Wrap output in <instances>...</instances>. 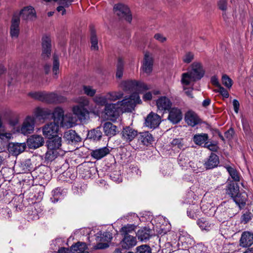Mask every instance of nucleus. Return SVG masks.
<instances>
[{"instance_id": "obj_1", "label": "nucleus", "mask_w": 253, "mask_h": 253, "mask_svg": "<svg viewBox=\"0 0 253 253\" xmlns=\"http://www.w3.org/2000/svg\"><path fill=\"white\" fill-rule=\"evenodd\" d=\"M74 101L78 104L73 107V114L81 122L85 121L88 118L89 111H91L89 108V99L84 96H81L75 98Z\"/></svg>"}, {"instance_id": "obj_2", "label": "nucleus", "mask_w": 253, "mask_h": 253, "mask_svg": "<svg viewBox=\"0 0 253 253\" xmlns=\"http://www.w3.org/2000/svg\"><path fill=\"white\" fill-rule=\"evenodd\" d=\"M47 142V151L45 154L46 160L52 161L58 156H63L65 154L61 147L62 138L58 136L49 138Z\"/></svg>"}, {"instance_id": "obj_3", "label": "nucleus", "mask_w": 253, "mask_h": 253, "mask_svg": "<svg viewBox=\"0 0 253 253\" xmlns=\"http://www.w3.org/2000/svg\"><path fill=\"white\" fill-rule=\"evenodd\" d=\"M52 116L54 122H56L58 125L63 127L70 128L73 126L76 120L71 113L67 114L64 116V111L62 108L56 107L55 108Z\"/></svg>"}, {"instance_id": "obj_4", "label": "nucleus", "mask_w": 253, "mask_h": 253, "mask_svg": "<svg viewBox=\"0 0 253 253\" xmlns=\"http://www.w3.org/2000/svg\"><path fill=\"white\" fill-rule=\"evenodd\" d=\"M120 111L122 112H131L136 104L141 103L137 93H134L128 97H125L122 101L117 102Z\"/></svg>"}, {"instance_id": "obj_5", "label": "nucleus", "mask_w": 253, "mask_h": 253, "mask_svg": "<svg viewBox=\"0 0 253 253\" xmlns=\"http://www.w3.org/2000/svg\"><path fill=\"white\" fill-rule=\"evenodd\" d=\"M13 15L18 19L20 18L26 22L33 21L37 18V13L35 8L30 5L23 7L19 10L15 11Z\"/></svg>"}, {"instance_id": "obj_6", "label": "nucleus", "mask_w": 253, "mask_h": 253, "mask_svg": "<svg viewBox=\"0 0 253 253\" xmlns=\"http://www.w3.org/2000/svg\"><path fill=\"white\" fill-rule=\"evenodd\" d=\"M120 86L124 90L126 91H137L139 92L150 88L149 85L136 81H124L121 84Z\"/></svg>"}, {"instance_id": "obj_7", "label": "nucleus", "mask_w": 253, "mask_h": 253, "mask_svg": "<svg viewBox=\"0 0 253 253\" xmlns=\"http://www.w3.org/2000/svg\"><path fill=\"white\" fill-rule=\"evenodd\" d=\"M35 126V117L33 116H28L23 120L18 131L24 135H28L34 131Z\"/></svg>"}, {"instance_id": "obj_8", "label": "nucleus", "mask_w": 253, "mask_h": 253, "mask_svg": "<svg viewBox=\"0 0 253 253\" xmlns=\"http://www.w3.org/2000/svg\"><path fill=\"white\" fill-rule=\"evenodd\" d=\"M120 110L118 102L107 104L104 110L105 118L112 121L116 120L119 116Z\"/></svg>"}, {"instance_id": "obj_9", "label": "nucleus", "mask_w": 253, "mask_h": 253, "mask_svg": "<svg viewBox=\"0 0 253 253\" xmlns=\"http://www.w3.org/2000/svg\"><path fill=\"white\" fill-rule=\"evenodd\" d=\"M114 10L116 14L121 18H124L128 22L131 21L132 15L127 5L119 3L114 6Z\"/></svg>"}, {"instance_id": "obj_10", "label": "nucleus", "mask_w": 253, "mask_h": 253, "mask_svg": "<svg viewBox=\"0 0 253 253\" xmlns=\"http://www.w3.org/2000/svg\"><path fill=\"white\" fill-rule=\"evenodd\" d=\"M188 72L197 81L203 78L205 72L202 63L197 61L193 62L190 66Z\"/></svg>"}, {"instance_id": "obj_11", "label": "nucleus", "mask_w": 253, "mask_h": 253, "mask_svg": "<svg viewBox=\"0 0 253 253\" xmlns=\"http://www.w3.org/2000/svg\"><path fill=\"white\" fill-rule=\"evenodd\" d=\"M59 128V125L56 122L50 123L45 125L42 127V133L43 135L48 138L57 136L56 134Z\"/></svg>"}, {"instance_id": "obj_12", "label": "nucleus", "mask_w": 253, "mask_h": 253, "mask_svg": "<svg viewBox=\"0 0 253 253\" xmlns=\"http://www.w3.org/2000/svg\"><path fill=\"white\" fill-rule=\"evenodd\" d=\"M161 121L160 117L157 114L151 112L145 119V126L149 128L154 129L157 127Z\"/></svg>"}, {"instance_id": "obj_13", "label": "nucleus", "mask_w": 253, "mask_h": 253, "mask_svg": "<svg viewBox=\"0 0 253 253\" xmlns=\"http://www.w3.org/2000/svg\"><path fill=\"white\" fill-rule=\"evenodd\" d=\"M154 59L149 53H145L140 70L147 75H150L153 70Z\"/></svg>"}, {"instance_id": "obj_14", "label": "nucleus", "mask_w": 253, "mask_h": 253, "mask_svg": "<svg viewBox=\"0 0 253 253\" xmlns=\"http://www.w3.org/2000/svg\"><path fill=\"white\" fill-rule=\"evenodd\" d=\"M169 111V114L168 119L172 124H177L182 120V112L178 108H171Z\"/></svg>"}, {"instance_id": "obj_15", "label": "nucleus", "mask_w": 253, "mask_h": 253, "mask_svg": "<svg viewBox=\"0 0 253 253\" xmlns=\"http://www.w3.org/2000/svg\"><path fill=\"white\" fill-rule=\"evenodd\" d=\"M156 105L159 111L164 112L169 110L172 103L169 98L162 96L157 100Z\"/></svg>"}, {"instance_id": "obj_16", "label": "nucleus", "mask_w": 253, "mask_h": 253, "mask_svg": "<svg viewBox=\"0 0 253 253\" xmlns=\"http://www.w3.org/2000/svg\"><path fill=\"white\" fill-rule=\"evenodd\" d=\"M88 163H83L79 166V171L84 178H90L95 173L96 169L94 167H89Z\"/></svg>"}, {"instance_id": "obj_17", "label": "nucleus", "mask_w": 253, "mask_h": 253, "mask_svg": "<svg viewBox=\"0 0 253 253\" xmlns=\"http://www.w3.org/2000/svg\"><path fill=\"white\" fill-rule=\"evenodd\" d=\"M44 139L40 135L34 134L30 136L27 140L28 146L32 149H36L43 145Z\"/></svg>"}, {"instance_id": "obj_18", "label": "nucleus", "mask_w": 253, "mask_h": 253, "mask_svg": "<svg viewBox=\"0 0 253 253\" xmlns=\"http://www.w3.org/2000/svg\"><path fill=\"white\" fill-rule=\"evenodd\" d=\"M65 97L58 95L55 93H46L44 92L43 101L48 103H58L66 101Z\"/></svg>"}, {"instance_id": "obj_19", "label": "nucleus", "mask_w": 253, "mask_h": 253, "mask_svg": "<svg viewBox=\"0 0 253 253\" xmlns=\"http://www.w3.org/2000/svg\"><path fill=\"white\" fill-rule=\"evenodd\" d=\"M136 237L130 235H124V237L120 242L122 248L126 250H129L136 246Z\"/></svg>"}, {"instance_id": "obj_20", "label": "nucleus", "mask_w": 253, "mask_h": 253, "mask_svg": "<svg viewBox=\"0 0 253 253\" xmlns=\"http://www.w3.org/2000/svg\"><path fill=\"white\" fill-rule=\"evenodd\" d=\"M51 39L47 36H44L42 39V53L43 58L45 59L50 56L51 54Z\"/></svg>"}, {"instance_id": "obj_21", "label": "nucleus", "mask_w": 253, "mask_h": 253, "mask_svg": "<svg viewBox=\"0 0 253 253\" xmlns=\"http://www.w3.org/2000/svg\"><path fill=\"white\" fill-rule=\"evenodd\" d=\"M20 19L12 15L10 27V34L12 39L18 38L20 32Z\"/></svg>"}, {"instance_id": "obj_22", "label": "nucleus", "mask_w": 253, "mask_h": 253, "mask_svg": "<svg viewBox=\"0 0 253 253\" xmlns=\"http://www.w3.org/2000/svg\"><path fill=\"white\" fill-rule=\"evenodd\" d=\"M240 246L243 248H247L253 244V234L250 232L245 231L241 235L239 241Z\"/></svg>"}, {"instance_id": "obj_23", "label": "nucleus", "mask_w": 253, "mask_h": 253, "mask_svg": "<svg viewBox=\"0 0 253 253\" xmlns=\"http://www.w3.org/2000/svg\"><path fill=\"white\" fill-rule=\"evenodd\" d=\"M122 135L124 140L130 142L137 135V131L130 126H126L123 129Z\"/></svg>"}, {"instance_id": "obj_24", "label": "nucleus", "mask_w": 253, "mask_h": 253, "mask_svg": "<svg viewBox=\"0 0 253 253\" xmlns=\"http://www.w3.org/2000/svg\"><path fill=\"white\" fill-rule=\"evenodd\" d=\"M102 236L97 237V240L98 241H106L104 243H99L95 247V249H104L108 248L109 245V242H110L112 239L111 235L108 232L104 233Z\"/></svg>"}, {"instance_id": "obj_25", "label": "nucleus", "mask_w": 253, "mask_h": 253, "mask_svg": "<svg viewBox=\"0 0 253 253\" xmlns=\"http://www.w3.org/2000/svg\"><path fill=\"white\" fill-rule=\"evenodd\" d=\"M26 145L25 143H10L8 150L13 155H18L25 150Z\"/></svg>"}, {"instance_id": "obj_26", "label": "nucleus", "mask_w": 253, "mask_h": 253, "mask_svg": "<svg viewBox=\"0 0 253 253\" xmlns=\"http://www.w3.org/2000/svg\"><path fill=\"white\" fill-rule=\"evenodd\" d=\"M186 123L191 126H194L200 123V119L197 114L193 111H188L185 116Z\"/></svg>"}, {"instance_id": "obj_27", "label": "nucleus", "mask_w": 253, "mask_h": 253, "mask_svg": "<svg viewBox=\"0 0 253 253\" xmlns=\"http://www.w3.org/2000/svg\"><path fill=\"white\" fill-rule=\"evenodd\" d=\"M45 1H54L55 2H57L59 6L57 7V11L59 12H61V14L64 15L66 14V11L65 9V7H69L72 2L74 1V0H43Z\"/></svg>"}, {"instance_id": "obj_28", "label": "nucleus", "mask_w": 253, "mask_h": 253, "mask_svg": "<svg viewBox=\"0 0 253 253\" xmlns=\"http://www.w3.org/2000/svg\"><path fill=\"white\" fill-rule=\"evenodd\" d=\"M103 128L105 134L109 137L115 135L118 132L117 126L110 122L105 123Z\"/></svg>"}, {"instance_id": "obj_29", "label": "nucleus", "mask_w": 253, "mask_h": 253, "mask_svg": "<svg viewBox=\"0 0 253 253\" xmlns=\"http://www.w3.org/2000/svg\"><path fill=\"white\" fill-rule=\"evenodd\" d=\"M109 152V149L106 147H104L92 150L91 152V156L96 160H100L106 156Z\"/></svg>"}, {"instance_id": "obj_30", "label": "nucleus", "mask_w": 253, "mask_h": 253, "mask_svg": "<svg viewBox=\"0 0 253 253\" xmlns=\"http://www.w3.org/2000/svg\"><path fill=\"white\" fill-rule=\"evenodd\" d=\"M219 159L215 154H211L208 161L205 163V166L207 169H212L216 167L219 164Z\"/></svg>"}, {"instance_id": "obj_31", "label": "nucleus", "mask_w": 253, "mask_h": 253, "mask_svg": "<svg viewBox=\"0 0 253 253\" xmlns=\"http://www.w3.org/2000/svg\"><path fill=\"white\" fill-rule=\"evenodd\" d=\"M196 81L188 71L181 75V83L183 86L191 85Z\"/></svg>"}, {"instance_id": "obj_32", "label": "nucleus", "mask_w": 253, "mask_h": 253, "mask_svg": "<svg viewBox=\"0 0 253 253\" xmlns=\"http://www.w3.org/2000/svg\"><path fill=\"white\" fill-rule=\"evenodd\" d=\"M72 253H89L87 251V246L85 243L78 242L71 247Z\"/></svg>"}, {"instance_id": "obj_33", "label": "nucleus", "mask_w": 253, "mask_h": 253, "mask_svg": "<svg viewBox=\"0 0 253 253\" xmlns=\"http://www.w3.org/2000/svg\"><path fill=\"white\" fill-rule=\"evenodd\" d=\"M64 137L69 143L79 142L81 139V137L73 130H69L66 131L64 134Z\"/></svg>"}, {"instance_id": "obj_34", "label": "nucleus", "mask_w": 253, "mask_h": 253, "mask_svg": "<svg viewBox=\"0 0 253 253\" xmlns=\"http://www.w3.org/2000/svg\"><path fill=\"white\" fill-rule=\"evenodd\" d=\"M151 230L147 228L141 229L137 232L138 238L142 242H145L148 240L151 237Z\"/></svg>"}, {"instance_id": "obj_35", "label": "nucleus", "mask_w": 253, "mask_h": 253, "mask_svg": "<svg viewBox=\"0 0 253 253\" xmlns=\"http://www.w3.org/2000/svg\"><path fill=\"white\" fill-rule=\"evenodd\" d=\"M178 164L180 167L187 169L189 167H191L192 162L189 160L188 156L184 153L179 154L178 158Z\"/></svg>"}, {"instance_id": "obj_36", "label": "nucleus", "mask_w": 253, "mask_h": 253, "mask_svg": "<svg viewBox=\"0 0 253 253\" xmlns=\"http://www.w3.org/2000/svg\"><path fill=\"white\" fill-rule=\"evenodd\" d=\"M239 192V187L237 184L231 183L226 188V193L233 199Z\"/></svg>"}, {"instance_id": "obj_37", "label": "nucleus", "mask_w": 253, "mask_h": 253, "mask_svg": "<svg viewBox=\"0 0 253 253\" xmlns=\"http://www.w3.org/2000/svg\"><path fill=\"white\" fill-rule=\"evenodd\" d=\"M52 193L50 200L53 203L57 202L59 200L62 199L65 195L64 193L60 188H55L52 191Z\"/></svg>"}, {"instance_id": "obj_38", "label": "nucleus", "mask_w": 253, "mask_h": 253, "mask_svg": "<svg viewBox=\"0 0 253 253\" xmlns=\"http://www.w3.org/2000/svg\"><path fill=\"white\" fill-rule=\"evenodd\" d=\"M51 114V111L47 109L37 108L34 112V116L36 118L44 119Z\"/></svg>"}, {"instance_id": "obj_39", "label": "nucleus", "mask_w": 253, "mask_h": 253, "mask_svg": "<svg viewBox=\"0 0 253 253\" xmlns=\"http://www.w3.org/2000/svg\"><path fill=\"white\" fill-rule=\"evenodd\" d=\"M139 140L144 145H148L153 141L152 135L147 131L141 132L139 135Z\"/></svg>"}, {"instance_id": "obj_40", "label": "nucleus", "mask_w": 253, "mask_h": 253, "mask_svg": "<svg viewBox=\"0 0 253 253\" xmlns=\"http://www.w3.org/2000/svg\"><path fill=\"white\" fill-rule=\"evenodd\" d=\"M121 91H109L106 94L109 102L115 101L123 96Z\"/></svg>"}, {"instance_id": "obj_41", "label": "nucleus", "mask_w": 253, "mask_h": 253, "mask_svg": "<svg viewBox=\"0 0 253 253\" xmlns=\"http://www.w3.org/2000/svg\"><path fill=\"white\" fill-rule=\"evenodd\" d=\"M171 146L174 150L176 149H184L185 146L183 139L179 138L173 139L170 142Z\"/></svg>"}, {"instance_id": "obj_42", "label": "nucleus", "mask_w": 253, "mask_h": 253, "mask_svg": "<svg viewBox=\"0 0 253 253\" xmlns=\"http://www.w3.org/2000/svg\"><path fill=\"white\" fill-rule=\"evenodd\" d=\"M234 201L239 205L244 206L246 204L247 195L245 192L238 193L233 199Z\"/></svg>"}, {"instance_id": "obj_43", "label": "nucleus", "mask_w": 253, "mask_h": 253, "mask_svg": "<svg viewBox=\"0 0 253 253\" xmlns=\"http://www.w3.org/2000/svg\"><path fill=\"white\" fill-rule=\"evenodd\" d=\"M208 137V135L205 133L196 134L193 137V141L196 144L200 145L205 143Z\"/></svg>"}, {"instance_id": "obj_44", "label": "nucleus", "mask_w": 253, "mask_h": 253, "mask_svg": "<svg viewBox=\"0 0 253 253\" xmlns=\"http://www.w3.org/2000/svg\"><path fill=\"white\" fill-rule=\"evenodd\" d=\"M102 133L101 130V127H97L96 128L90 130L88 132V136L94 140H99L102 137Z\"/></svg>"}, {"instance_id": "obj_45", "label": "nucleus", "mask_w": 253, "mask_h": 253, "mask_svg": "<svg viewBox=\"0 0 253 253\" xmlns=\"http://www.w3.org/2000/svg\"><path fill=\"white\" fill-rule=\"evenodd\" d=\"M197 224L200 228L204 230L209 231L211 228V224L209 223L206 219L201 218L197 221Z\"/></svg>"}, {"instance_id": "obj_46", "label": "nucleus", "mask_w": 253, "mask_h": 253, "mask_svg": "<svg viewBox=\"0 0 253 253\" xmlns=\"http://www.w3.org/2000/svg\"><path fill=\"white\" fill-rule=\"evenodd\" d=\"M94 102L98 105L101 106H106L109 104L108 99L106 94L105 95H97L93 98Z\"/></svg>"}, {"instance_id": "obj_47", "label": "nucleus", "mask_w": 253, "mask_h": 253, "mask_svg": "<svg viewBox=\"0 0 253 253\" xmlns=\"http://www.w3.org/2000/svg\"><path fill=\"white\" fill-rule=\"evenodd\" d=\"M225 168L228 172L231 178L235 181H239L240 180V176L238 171L234 168L226 166Z\"/></svg>"}, {"instance_id": "obj_48", "label": "nucleus", "mask_w": 253, "mask_h": 253, "mask_svg": "<svg viewBox=\"0 0 253 253\" xmlns=\"http://www.w3.org/2000/svg\"><path fill=\"white\" fill-rule=\"evenodd\" d=\"M218 8L223 11L222 16L224 18L227 17L226 11L228 9L227 7V0H219L217 3Z\"/></svg>"}, {"instance_id": "obj_49", "label": "nucleus", "mask_w": 253, "mask_h": 253, "mask_svg": "<svg viewBox=\"0 0 253 253\" xmlns=\"http://www.w3.org/2000/svg\"><path fill=\"white\" fill-rule=\"evenodd\" d=\"M91 49L94 50L98 49V39L94 32L91 31L90 36Z\"/></svg>"}, {"instance_id": "obj_50", "label": "nucleus", "mask_w": 253, "mask_h": 253, "mask_svg": "<svg viewBox=\"0 0 253 253\" xmlns=\"http://www.w3.org/2000/svg\"><path fill=\"white\" fill-rule=\"evenodd\" d=\"M83 89L84 93L90 97L94 96L96 92V89L93 88L92 86L90 85H83Z\"/></svg>"}, {"instance_id": "obj_51", "label": "nucleus", "mask_w": 253, "mask_h": 253, "mask_svg": "<svg viewBox=\"0 0 253 253\" xmlns=\"http://www.w3.org/2000/svg\"><path fill=\"white\" fill-rule=\"evenodd\" d=\"M124 70V62L121 59L118 60L116 74V78L120 79L123 77Z\"/></svg>"}, {"instance_id": "obj_52", "label": "nucleus", "mask_w": 253, "mask_h": 253, "mask_svg": "<svg viewBox=\"0 0 253 253\" xmlns=\"http://www.w3.org/2000/svg\"><path fill=\"white\" fill-rule=\"evenodd\" d=\"M44 93L43 92L31 91L28 93V95L33 99L43 101Z\"/></svg>"}, {"instance_id": "obj_53", "label": "nucleus", "mask_w": 253, "mask_h": 253, "mask_svg": "<svg viewBox=\"0 0 253 253\" xmlns=\"http://www.w3.org/2000/svg\"><path fill=\"white\" fill-rule=\"evenodd\" d=\"M222 83L227 88L230 89L233 84L232 80L227 75H223L222 76Z\"/></svg>"}, {"instance_id": "obj_54", "label": "nucleus", "mask_w": 253, "mask_h": 253, "mask_svg": "<svg viewBox=\"0 0 253 253\" xmlns=\"http://www.w3.org/2000/svg\"><path fill=\"white\" fill-rule=\"evenodd\" d=\"M194 54L192 52H187L182 57V61L185 63H190L194 59Z\"/></svg>"}, {"instance_id": "obj_55", "label": "nucleus", "mask_w": 253, "mask_h": 253, "mask_svg": "<svg viewBox=\"0 0 253 253\" xmlns=\"http://www.w3.org/2000/svg\"><path fill=\"white\" fill-rule=\"evenodd\" d=\"M136 253H151V249L146 245H143L136 248Z\"/></svg>"}, {"instance_id": "obj_56", "label": "nucleus", "mask_w": 253, "mask_h": 253, "mask_svg": "<svg viewBox=\"0 0 253 253\" xmlns=\"http://www.w3.org/2000/svg\"><path fill=\"white\" fill-rule=\"evenodd\" d=\"M135 228L133 224H127L121 228V232L124 235H128V233L134 230Z\"/></svg>"}, {"instance_id": "obj_57", "label": "nucleus", "mask_w": 253, "mask_h": 253, "mask_svg": "<svg viewBox=\"0 0 253 253\" xmlns=\"http://www.w3.org/2000/svg\"><path fill=\"white\" fill-rule=\"evenodd\" d=\"M59 62L58 58L54 56L52 72L55 76H56L59 73Z\"/></svg>"}, {"instance_id": "obj_58", "label": "nucleus", "mask_w": 253, "mask_h": 253, "mask_svg": "<svg viewBox=\"0 0 253 253\" xmlns=\"http://www.w3.org/2000/svg\"><path fill=\"white\" fill-rule=\"evenodd\" d=\"M216 92H219L224 98H227L229 96L228 91L221 85L218 87L217 89L215 90Z\"/></svg>"}, {"instance_id": "obj_59", "label": "nucleus", "mask_w": 253, "mask_h": 253, "mask_svg": "<svg viewBox=\"0 0 253 253\" xmlns=\"http://www.w3.org/2000/svg\"><path fill=\"white\" fill-rule=\"evenodd\" d=\"M154 38L161 43L165 42L167 40V37L161 33L155 34L154 36Z\"/></svg>"}, {"instance_id": "obj_60", "label": "nucleus", "mask_w": 253, "mask_h": 253, "mask_svg": "<svg viewBox=\"0 0 253 253\" xmlns=\"http://www.w3.org/2000/svg\"><path fill=\"white\" fill-rule=\"evenodd\" d=\"M12 137V134L10 132H0V140L2 141H8Z\"/></svg>"}, {"instance_id": "obj_61", "label": "nucleus", "mask_w": 253, "mask_h": 253, "mask_svg": "<svg viewBox=\"0 0 253 253\" xmlns=\"http://www.w3.org/2000/svg\"><path fill=\"white\" fill-rule=\"evenodd\" d=\"M9 115L11 117H14V120L13 121L11 120L9 121V124L12 126H14L16 125L18 123L19 120L18 116L16 115L15 113L11 111L9 112Z\"/></svg>"}, {"instance_id": "obj_62", "label": "nucleus", "mask_w": 253, "mask_h": 253, "mask_svg": "<svg viewBox=\"0 0 253 253\" xmlns=\"http://www.w3.org/2000/svg\"><path fill=\"white\" fill-rule=\"evenodd\" d=\"M170 224L169 223L166 225V227H163V225H161L160 227V230H157L158 233L159 234L164 235L167 233L170 230Z\"/></svg>"}, {"instance_id": "obj_63", "label": "nucleus", "mask_w": 253, "mask_h": 253, "mask_svg": "<svg viewBox=\"0 0 253 253\" xmlns=\"http://www.w3.org/2000/svg\"><path fill=\"white\" fill-rule=\"evenodd\" d=\"M251 213L246 212L244 213L241 217V221L244 223H247L251 219Z\"/></svg>"}, {"instance_id": "obj_64", "label": "nucleus", "mask_w": 253, "mask_h": 253, "mask_svg": "<svg viewBox=\"0 0 253 253\" xmlns=\"http://www.w3.org/2000/svg\"><path fill=\"white\" fill-rule=\"evenodd\" d=\"M183 90L185 91V94L190 98H192V87H187V86H183Z\"/></svg>"}]
</instances>
